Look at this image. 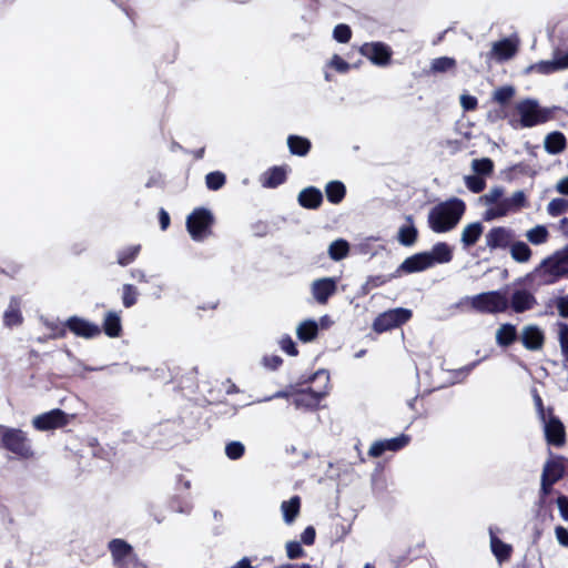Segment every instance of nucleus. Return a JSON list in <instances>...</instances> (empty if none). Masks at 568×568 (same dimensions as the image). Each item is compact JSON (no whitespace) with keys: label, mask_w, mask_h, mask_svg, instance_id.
<instances>
[{"label":"nucleus","mask_w":568,"mask_h":568,"mask_svg":"<svg viewBox=\"0 0 568 568\" xmlns=\"http://www.w3.org/2000/svg\"><path fill=\"white\" fill-rule=\"evenodd\" d=\"M568 276V244L561 250L556 251L529 274L523 278V282L538 286L551 285L559 280Z\"/></svg>","instance_id":"nucleus-1"},{"label":"nucleus","mask_w":568,"mask_h":568,"mask_svg":"<svg viewBox=\"0 0 568 568\" xmlns=\"http://www.w3.org/2000/svg\"><path fill=\"white\" fill-rule=\"evenodd\" d=\"M466 211V204L458 197L438 203L428 213V225L435 233H446L456 227Z\"/></svg>","instance_id":"nucleus-2"},{"label":"nucleus","mask_w":568,"mask_h":568,"mask_svg":"<svg viewBox=\"0 0 568 568\" xmlns=\"http://www.w3.org/2000/svg\"><path fill=\"white\" fill-rule=\"evenodd\" d=\"M0 448L21 460H30L36 457L32 440L21 428L0 425Z\"/></svg>","instance_id":"nucleus-3"},{"label":"nucleus","mask_w":568,"mask_h":568,"mask_svg":"<svg viewBox=\"0 0 568 568\" xmlns=\"http://www.w3.org/2000/svg\"><path fill=\"white\" fill-rule=\"evenodd\" d=\"M321 379L323 386L318 389L307 387L294 389L292 403L296 408L316 409L321 400L328 394L329 376L325 371H318L307 378L306 382Z\"/></svg>","instance_id":"nucleus-4"},{"label":"nucleus","mask_w":568,"mask_h":568,"mask_svg":"<svg viewBox=\"0 0 568 568\" xmlns=\"http://www.w3.org/2000/svg\"><path fill=\"white\" fill-rule=\"evenodd\" d=\"M465 302L481 314L504 313L508 310L507 294L501 291H489L466 297Z\"/></svg>","instance_id":"nucleus-5"},{"label":"nucleus","mask_w":568,"mask_h":568,"mask_svg":"<svg viewBox=\"0 0 568 568\" xmlns=\"http://www.w3.org/2000/svg\"><path fill=\"white\" fill-rule=\"evenodd\" d=\"M214 221L210 210L196 207L186 217V230L193 240L202 241L212 234Z\"/></svg>","instance_id":"nucleus-6"},{"label":"nucleus","mask_w":568,"mask_h":568,"mask_svg":"<svg viewBox=\"0 0 568 568\" xmlns=\"http://www.w3.org/2000/svg\"><path fill=\"white\" fill-rule=\"evenodd\" d=\"M516 110L520 115V125L523 128L542 124L551 119V112L548 109L540 108L539 104L531 99H525L518 102Z\"/></svg>","instance_id":"nucleus-7"},{"label":"nucleus","mask_w":568,"mask_h":568,"mask_svg":"<svg viewBox=\"0 0 568 568\" xmlns=\"http://www.w3.org/2000/svg\"><path fill=\"white\" fill-rule=\"evenodd\" d=\"M413 317V312L408 308L397 307L378 314L373 322V331L382 334L397 328L407 323Z\"/></svg>","instance_id":"nucleus-8"},{"label":"nucleus","mask_w":568,"mask_h":568,"mask_svg":"<svg viewBox=\"0 0 568 568\" xmlns=\"http://www.w3.org/2000/svg\"><path fill=\"white\" fill-rule=\"evenodd\" d=\"M70 423V415L60 408L37 415L32 419V426L39 432H48L63 428Z\"/></svg>","instance_id":"nucleus-9"},{"label":"nucleus","mask_w":568,"mask_h":568,"mask_svg":"<svg viewBox=\"0 0 568 568\" xmlns=\"http://www.w3.org/2000/svg\"><path fill=\"white\" fill-rule=\"evenodd\" d=\"M362 55L367 58L373 64L386 67L392 61V48L384 42H366L359 48Z\"/></svg>","instance_id":"nucleus-10"},{"label":"nucleus","mask_w":568,"mask_h":568,"mask_svg":"<svg viewBox=\"0 0 568 568\" xmlns=\"http://www.w3.org/2000/svg\"><path fill=\"white\" fill-rule=\"evenodd\" d=\"M549 417L545 419V437L549 445L561 447L566 444V429L559 417L552 414V408L548 409Z\"/></svg>","instance_id":"nucleus-11"},{"label":"nucleus","mask_w":568,"mask_h":568,"mask_svg":"<svg viewBox=\"0 0 568 568\" xmlns=\"http://www.w3.org/2000/svg\"><path fill=\"white\" fill-rule=\"evenodd\" d=\"M515 240V233L506 226H494L486 234V245L489 250H506Z\"/></svg>","instance_id":"nucleus-12"},{"label":"nucleus","mask_w":568,"mask_h":568,"mask_svg":"<svg viewBox=\"0 0 568 568\" xmlns=\"http://www.w3.org/2000/svg\"><path fill=\"white\" fill-rule=\"evenodd\" d=\"M430 267L432 260L428 257L427 252H419L406 257L394 272V276L399 277L402 274L418 273Z\"/></svg>","instance_id":"nucleus-13"},{"label":"nucleus","mask_w":568,"mask_h":568,"mask_svg":"<svg viewBox=\"0 0 568 568\" xmlns=\"http://www.w3.org/2000/svg\"><path fill=\"white\" fill-rule=\"evenodd\" d=\"M108 549L111 554L114 567H118L122 564H128L129 560L138 559L133 547L124 539H111L108 544Z\"/></svg>","instance_id":"nucleus-14"},{"label":"nucleus","mask_w":568,"mask_h":568,"mask_svg":"<svg viewBox=\"0 0 568 568\" xmlns=\"http://www.w3.org/2000/svg\"><path fill=\"white\" fill-rule=\"evenodd\" d=\"M536 305V296L527 288H515L508 298V308L517 314L530 311Z\"/></svg>","instance_id":"nucleus-15"},{"label":"nucleus","mask_w":568,"mask_h":568,"mask_svg":"<svg viewBox=\"0 0 568 568\" xmlns=\"http://www.w3.org/2000/svg\"><path fill=\"white\" fill-rule=\"evenodd\" d=\"M67 326L71 333L82 338H94L101 334V327L79 316L67 320Z\"/></svg>","instance_id":"nucleus-16"},{"label":"nucleus","mask_w":568,"mask_h":568,"mask_svg":"<svg viewBox=\"0 0 568 568\" xmlns=\"http://www.w3.org/2000/svg\"><path fill=\"white\" fill-rule=\"evenodd\" d=\"M409 443V436L407 435H399L397 437L390 438V439H384V440H377L373 443V445L368 449V455L371 457H379L385 452H398L402 448H404Z\"/></svg>","instance_id":"nucleus-17"},{"label":"nucleus","mask_w":568,"mask_h":568,"mask_svg":"<svg viewBox=\"0 0 568 568\" xmlns=\"http://www.w3.org/2000/svg\"><path fill=\"white\" fill-rule=\"evenodd\" d=\"M336 292V281L332 277H324L313 282L312 293L320 304H326L328 298Z\"/></svg>","instance_id":"nucleus-18"},{"label":"nucleus","mask_w":568,"mask_h":568,"mask_svg":"<svg viewBox=\"0 0 568 568\" xmlns=\"http://www.w3.org/2000/svg\"><path fill=\"white\" fill-rule=\"evenodd\" d=\"M287 180V168L285 165L280 166L275 165L270 169H267L262 175H261V184L263 187L266 189H275L283 183H285Z\"/></svg>","instance_id":"nucleus-19"},{"label":"nucleus","mask_w":568,"mask_h":568,"mask_svg":"<svg viewBox=\"0 0 568 568\" xmlns=\"http://www.w3.org/2000/svg\"><path fill=\"white\" fill-rule=\"evenodd\" d=\"M521 342L525 348L538 351L544 346L545 335L538 326L529 325L523 329Z\"/></svg>","instance_id":"nucleus-20"},{"label":"nucleus","mask_w":568,"mask_h":568,"mask_svg":"<svg viewBox=\"0 0 568 568\" xmlns=\"http://www.w3.org/2000/svg\"><path fill=\"white\" fill-rule=\"evenodd\" d=\"M298 204L307 210H316L323 203V194L320 189L308 186L303 189L297 197Z\"/></svg>","instance_id":"nucleus-21"},{"label":"nucleus","mask_w":568,"mask_h":568,"mask_svg":"<svg viewBox=\"0 0 568 568\" xmlns=\"http://www.w3.org/2000/svg\"><path fill=\"white\" fill-rule=\"evenodd\" d=\"M565 475V465L564 458L558 456L556 458L549 459L546 462L542 469V478H547L548 480L556 484Z\"/></svg>","instance_id":"nucleus-22"},{"label":"nucleus","mask_w":568,"mask_h":568,"mask_svg":"<svg viewBox=\"0 0 568 568\" xmlns=\"http://www.w3.org/2000/svg\"><path fill=\"white\" fill-rule=\"evenodd\" d=\"M20 305L21 303L19 297L12 296L10 298L9 306L3 314V323L7 327H13L22 324L23 316Z\"/></svg>","instance_id":"nucleus-23"},{"label":"nucleus","mask_w":568,"mask_h":568,"mask_svg":"<svg viewBox=\"0 0 568 568\" xmlns=\"http://www.w3.org/2000/svg\"><path fill=\"white\" fill-rule=\"evenodd\" d=\"M408 224L402 225L397 233L398 242L404 246H413L418 239V230L414 225L412 215L406 216Z\"/></svg>","instance_id":"nucleus-24"},{"label":"nucleus","mask_w":568,"mask_h":568,"mask_svg":"<svg viewBox=\"0 0 568 568\" xmlns=\"http://www.w3.org/2000/svg\"><path fill=\"white\" fill-rule=\"evenodd\" d=\"M104 332V334L111 338H115L121 336L122 334V324H121V317L118 313L113 311H109L103 320L101 333Z\"/></svg>","instance_id":"nucleus-25"},{"label":"nucleus","mask_w":568,"mask_h":568,"mask_svg":"<svg viewBox=\"0 0 568 568\" xmlns=\"http://www.w3.org/2000/svg\"><path fill=\"white\" fill-rule=\"evenodd\" d=\"M517 52V43L510 39H503L493 44L491 54L499 61L513 58Z\"/></svg>","instance_id":"nucleus-26"},{"label":"nucleus","mask_w":568,"mask_h":568,"mask_svg":"<svg viewBox=\"0 0 568 568\" xmlns=\"http://www.w3.org/2000/svg\"><path fill=\"white\" fill-rule=\"evenodd\" d=\"M490 549L498 562L508 561L513 555V547L499 539L493 530H490Z\"/></svg>","instance_id":"nucleus-27"},{"label":"nucleus","mask_w":568,"mask_h":568,"mask_svg":"<svg viewBox=\"0 0 568 568\" xmlns=\"http://www.w3.org/2000/svg\"><path fill=\"white\" fill-rule=\"evenodd\" d=\"M287 146L291 154L306 156L312 149V142L305 136L290 134L287 136Z\"/></svg>","instance_id":"nucleus-28"},{"label":"nucleus","mask_w":568,"mask_h":568,"mask_svg":"<svg viewBox=\"0 0 568 568\" xmlns=\"http://www.w3.org/2000/svg\"><path fill=\"white\" fill-rule=\"evenodd\" d=\"M428 257L432 260V267L435 264L449 263L453 260V251L445 242L436 243L430 252H427Z\"/></svg>","instance_id":"nucleus-29"},{"label":"nucleus","mask_w":568,"mask_h":568,"mask_svg":"<svg viewBox=\"0 0 568 568\" xmlns=\"http://www.w3.org/2000/svg\"><path fill=\"white\" fill-rule=\"evenodd\" d=\"M483 232L484 226L480 222L467 224L462 232L460 242L463 246L465 248L474 246L480 239Z\"/></svg>","instance_id":"nucleus-30"},{"label":"nucleus","mask_w":568,"mask_h":568,"mask_svg":"<svg viewBox=\"0 0 568 568\" xmlns=\"http://www.w3.org/2000/svg\"><path fill=\"white\" fill-rule=\"evenodd\" d=\"M517 338L516 326L510 323L501 324L496 332V342L500 347H509Z\"/></svg>","instance_id":"nucleus-31"},{"label":"nucleus","mask_w":568,"mask_h":568,"mask_svg":"<svg viewBox=\"0 0 568 568\" xmlns=\"http://www.w3.org/2000/svg\"><path fill=\"white\" fill-rule=\"evenodd\" d=\"M567 146V140L564 133L555 131L545 139V149L550 154H558Z\"/></svg>","instance_id":"nucleus-32"},{"label":"nucleus","mask_w":568,"mask_h":568,"mask_svg":"<svg viewBox=\"0 0 568 568\" xmlns=\"http://www.w3.org/2000/svg\"><path fill=\"white\" fill-rule=\"evenodd\" d=\"M283 518L286 524H292L298 516L301 510V498L300 496H293L288 500H284L281 505Z\"/></svg>","instance_id":"nucleus-33"},{"label":"nucleus","mask_w":568,"mask_h":568,"mask_svg":"<svg viewBox=\"0 0 568 568\" xmlns=\"http://www.w3.org/2000/svg\"><path fill=\"white\" fill-rule=\"evenodd\" d=\"M327 201L332 204H339L346 196V187L341 181H331L325 186Z\"/></svg>","instance_id":"nucleus-34"},{"label":"nucleus","mask_w":568,"mask_h":568,"mask_svg":"<svg viewBox=\"0 0 568 568\" xmlns=\"http://www.w3.org/2000/svg\"><path fill=\"white\" fill-rule=\"evenodd\" d=\"M398 276H394V273L388 275H371L367 277L365 283L361 286V292L363 295L369 294L373 290L384 286L388 282H390L394 278H397Z\"/></svg>","instance_id":"nucleus-35"},{"label":"nucleus","mask_w":568,"mask_h":568,"mask_svg":"<svg viewBox=\"0 0 568 568\" xmlns=\"http://www.w3.org/2000/svg\"><path fill=\"white\" fill-rule=\"evenodd\" d=\"M296 334L300 341L304 343L312 342L318 335V325L313 320L304 321L297 327Z\"/></svg>","instance_id":"nucleus-36"},{"label":"nucleus","mask_w":568,"mask_h":568,"mask_svg":"<svg viewBox=\"0 0 568 568\" xmlns=\"http://www.w3.org/2000/svg\"><path fill=\"white\" fill-rule=\"evenodd\" d=\"M509 248L511 257L518 263H527L532 254L529 245L523 241H513Z\"/></svg>","instance_id":"nucleus-37"},{"label":"nucleus","mask_w":568,"mask_h":568,"mask_svg":"<svg viewBox=\"0 0 568 568\" xmlns=\"http://www.w3.org/2000/svg\"><path fill=\"white\" fill-rule=\"evenodd\" d=\"M142 250L141 244L130 245L123 250H120L116 254V262L121 266H128L133 263L140 255Z\"/></svg>","instance_id":"nucleus-38"},{"label":"nucleus","mask_w":568,"mask_h":568,"mask_svg":"<svg viewBox=\"0 0 568 568\" xmlns=\"http://www.w3.org/2000/svg\"><path fill=\"white\" fill-rule=\"evenodd\" d=\"M500 202L501 206L507 209V213L528 206L524 191H516L510 197L504 199Z\"/></svg>","instance_id":"nucleus-39"},{"label":"nucleus","mask_w":568,"mask_h":568,"mask_svg":"<svg viewBox=\"0 0 568 568\" xmlns=\"http://www.w3.org/2000/svg\"><path fill=\"white\" fill-rule=\"evenodd\" d=\"M349 244L347 241L339 239L329 245L328 254L333 261H341L348 255Z\"/></svg>","instance_id":"nucleus-40"},{"label":"nucleus","mask_w":568,"mask_h":568,"mask_svg":"<svg viewBox=\"0 0 568 568\" xmlns=\"http://www.w3.org/2000/svg\"><path fill=\"white\" fill-rule=\"evenodd\" d=\"M457 62L450 57H439L432 61L430 70L433 73H444L450 70H455Z\"/></svg>","instance_id":"nucleus-41"},{"label":"nucleus","mask_w":568,"mask_h":568,"mask_svg":"<svg viewBox=\"0 0 568 568\" xmlns=\"http://www.w3.org/2000/svg\"><path fill=\"white\" fill-rule=\"evenodd\" d=\"M515 88L511 85H504L494 91L493 100L501 106H508L510 100L515 97Z\"/></svg>","instance_id":"nucleus-42"},{"label":"nucleus","mask_w":568,"mask_h":568,"mask_svg":"<svg viewBox=\"0 0 568 568\" xmlns=\"http://www.w3.org/2000/svg\"><path fill=\"white\" fill-rule=\"evenodd\" d=\"M535 173L536 172L534 171V169L529 164H527L525 162H519V163L514 164V165H511L510 168L507 169V171H506V180L513 181L518 175L534 176Z\"/></svg>","instance_id":"nucleus-43"},{"label":"nucleus","mask_w":568,"mask_h":568,"mask_svg":"<svg viewBox=\"0 0 568 568\" xmlns=\"http://www.w3.org/2000/svg\"><path fill=\"white\" fill-rule=\"evenodd\" d=\"M471 168L475 171L476 175L481 178L489 176L494 172V162L489 158L475 159L471 162Z\"/></svg>","instance_id":"nucleus-44"},{"label":"nucleus","mask_w":568,"mask_h":568,"mask_svg":"<svg viewBox=\"0 0 568 568\" xmlns=\"http://www.w3.org/2000/svg\"><path fill=\"white\" fill-rule=\"evenodd\" d=\"M206 187L211 191H217L226 183V176L221 171H213L205 176Z\"/></svg>","instance_id":"nucleus-45"},{"label":"nucleus","mask_w":568,"mask_h":568,"mask_svg":"<svg viewBox=\"0 0 568 568\" xmlns=\"http://www.w3.org/2000/svg\"><path fill=\"white\" fill-rule=\"evenodd\" d=\"M526 236L530 243L539 245L548 240L549 233L544 225H537L530 229L527 232Z\"/></svg>","instance_id":"nucleus-46"},{"label":"nucleus","mask_w":568,"mask_h":568,"mask_svg":"<svg viewBox=\"0 0 568 568\" xmlns=\"http://www.w3.org/2000/svg\"><path fill=\"white\" fill-rule=\"evenodd\" d=\"M139 292L132 284H124L122 286V304L124 307L130 308L138 303Z\"/></svg>","instance_id":"nucleus-47"},{"label":"nucleus","mask_w":568,"mask_h":568,"mask_svg":"<svg viewBox=\"0 0 568 568\" xmlns=\"http://www.w3.org/2000/svg\"><path fill=\"white\" fill-rule=\"evenodd\" d=\"M568 211V200L564 197L552 199L547 205V212L550 216H559Z\"/></svg>","instance_id":"nucleus-48"},{"label":"nucleus","mask_w":568,"mask_h":568,"mask_svg":"<svg viewBox=\"0 0 568 568\" xmlns=\"http://www.w3.org/2000/svg\"><path fill=\"white\" fill-rule=\"evenodd\" d=\"M558 339L565 362H568V324L558 323Z\"/></svg>","instance_id":"nucleus-49"},{"label":"nucleus","mask_w":568,"mask_h":568,"mask_svg":"<svg viewBox=\"0 0 568 568\" xmlns=\"http://www.w3.org/2000/svg\"><path fill=\"white\" fill-rule=\"evenodd\" d=\"M465 184L470 192L476 194L483 192L486 187L485 179L476 174L467 175L465 178Z\"/></svg>","instance_id":"nucleus-50"},{"label":"nucleus","mask_w":568,"mask_h":568,"mask_svg":"<svg viewBox=\"0 0 568 568\" xmlns=\"http://www.w3.org/2000/svg\"><path fill=\"white\" fill-rule=\"evenodd\" d=\"M352 29L348 24L339 23L333 30V38L339 43H347L352 39Z\"/></svg>","instance_id":"nucleus-51"},{"label":"nucleus","mask_w":568,"mask_h":568,"mask_svg":"<svg viewBox=\"0 0 568 568\" xmlns=\"http://www.w3.org/2000/svg\"><path fill=\"white\" fill-rule=\"evenodd\" d=\"M244 453L245 447L241 442H231L225 447V454L232 460L240 459Z\"/></svg>","instance_id":"nucleus-52"},{"label":"nucleus","mask_w":568,"mask_h":568,"mask_svg":"<svg viewBox=\"0 0 568 568\" xmlns=\"http://www.w3.org/2000/svg\"><path fill=\"white\" fill-rule=\"evenodd\" d=\"M286 555L290 559H297L305 556V550L301 542L291 540L286 542Z\"/></svg>","instance_id":"nucleus-53"},{"label":"nucleus","mask_w":568,"mask_h":568,"mask_svg":"<svg viewBox=\"0 0 568 568\" xmlns=\"http://www.w3.org/2000/svg\"><path fill=\"white\" fill-rule=\"evenodd\" d=\"M328 65L337 71L338 73H346L351 69V64L346 62L342 57L338 54H334L328 63Z\"/></svg>","instance_id":"nucleus-54"},{"label":"nucleus","mask_w":568,"mask_h":568,"mask_svg":"<svg viewBox=\"0 0 568 568\" xmlns=\"http://www.w3.org/2000/svg\"><path fill=\"white\" fill-rule=\"evenodd\" d=\"M532 68L541 74H550L556 71H559L555 59L551 61H540L536 63Z\"/></svg>","instance_id":"nucleus-55"},{"label":"nucleus","mask_w":568,"mask_h":568,"mask_svg":"<svg viewBox=\"0 0 568 568\" xmlns=\"http://www.w3.org/2000/svg\"><path fill=\"white\" fill-rule=\"evenodd\" d=\"M262 364L270 371H276L282 366L283 359L278 355H265L262 358Z\"/></svg>","instance_id":"nucleus-56"},{"label":"nucleus","mask_w":568,"mask_h":568,"mask_svg":"<svg viewBox=\"0 0 568 568\" xmlns=\"http://www.w3.org/2000/svg\"><path fill=\"white\" fill-rule=\"evenodd\" d=\"M52 338H64L69 331L67 321L64 323H51L48 325Z\"/></svg>","instance_id":"nucleus-57"},{"label":"nucleus","mask_w":568,"mask_h":568,"mask_svg":"<svg viewBox=\"0 0 568 568\" xmlns=\"http://www.w3.org/2000/svg\"><path fill=\"white\" fill-rule=\"evenodd\" d=\"M400 551H397L395 548H392L390 551V561H392V568H397L402 564H405L408 560L409 550H405L403 554H399Z\"/></svg>","instance_id":"nucleus-58"},{"label":"nucleus","mask_w":568,"mask_h":568,"mask_svg":"<svg viewBox=\"0 0 568 568\" xmlns=\"http://www.w3.org/2000/svg\"><path fill=\"white\" fill-rule=\"evenodd\" d=\"M507 214H508L507 213V209L501 206V202H499L496 207L489 209V210L486 211L484 220L485 221H490V220H494V219H497V217L505 216Z\"/></svg>","instance_id":"nucleus-59"},{"label":"nucleus","mask_w":568,"mask_h":568,"mask_svg":"<svg viewBox=\"0 0 568 568\" xmlns=\"http://www.w3.org/2000/svg\"><path fill=\"white\" fill-rule=\"evenodd\" d=\"M281 348L286 353L288 354L290 356H296L298 355V349L294 343V341L290 337V336H286L284 338H282L281 341Z\"/></svg>","instance_id":"nucleus-60"},{"label":"nucleus","mask_w":568,"mask_h":568,"mask_svg":"<svg viewBox=\"0 0 568 568\" xmlns=\"http://www.w3.org/2000/svg\"><path fill=\"white\" fill-rule=\"evenodd\" d=\"M504 190L501 187H494L489 193L485 194L484 199L488 204H497L503 200Z\"/></svg>","instance_id":"nucleus-61"},{"label":"nucleus","mask_w":568,"mask_h":568,"mask_svg":"<svg viewBox=\"0 0 568 568\" xmlns=\"http://www.w3.org/2000/svg\"><path fill=\"white\" fill-rule=\"evenodd\" d=\"M558 314L562 318H568V295L559 296L554 301Z\"/></svg>","instance_id":"nucleus-62"},{"label":"nucleus","mask_w":568,"mask_h":568,"mask_svg":"<svg viewBox=\"0 0 568 568\" xmlns=\"http://www.w3.org/2000/svg\"><path fill=\"white\" fill-rule=\"evenodd\" d=\"M315 528L313 526H307L301 535V541L306 546H312L315 542Z\"/></svg>","instance_id":"nucleus-63"},{"label":"nucleus","mask_w":568,"mask_h":568,"mask_svg":"<svg viewBox=\"0 0 568 568\" xmlns=\"http://www.w3.org/2000/svg\"><path fill=\"white\" fill-rule=\"evenodd\" d=\"M557 506L562 519L568 521V497L565 495L558 496Z\"/></svg>","instance_id":"nucleus-64"}]
</instances>
